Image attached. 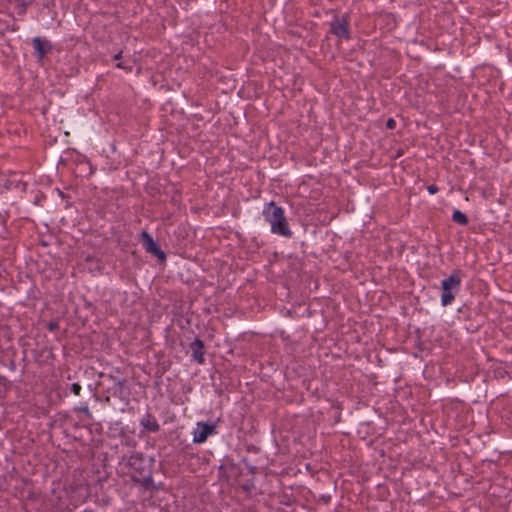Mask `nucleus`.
Instances as JSON below:
<instances>
[{"mask_svg": "<svg viewBox=\"0 0 512 512\" xmlns=\"http://www.w3.org/2000/svg\"><path fill=\"white\" fill-rule=\"evenodd\" d=\"M460 284V277L457 274H452L447 279L442 281V289L447 290L450 289L452 286H458Z\"/></svg>", "mask_w": 512, "mask_h": 512, "instance_id": "7", "label": "nucleus"}, {"mask_svg": "<svg viewBox=\"0 0 512 512\" xmlns=\"http://www.w3.org/2000/svg\"><path fill=\"white\" fill-rule=\"evenodd\" d=\"M140 237L146 251L154 255L160 263H164L166 261V254L163 250H161L159 245L153 240L150 234L147 231H142Z\"/></svg>", "mask_w": 512, "mask_h": 512, "instance_id": "2", "label": "nucleus"}, {"mask_svg": "<svg viewBox=\"0 0 512 512\" xmlns=\"http://www.w3.org/2000/svg\"><path fill=\"white\" fill-rule=\"evenodd\" d=\"M454 299V295L452 294L451 290L450 289H447V290H443V294H442V304L444 306L448 305L451 303V301Z\"/></svg>", "mask_w": 512, "mask_h": 512, "instance_id": "9", "label": "nucleus"}, {"mask_svg": "<svg viewBox=\"0 0 512 512\" xmlns=\"http://www.w3.org/2000/svg\"><path fill=\"white\" fill-rule=\"evenodd\" d=\"M150 430H157L158 429V425L156 423L153 424V427H149Z\"/></svg>", "mask_w": 512, "mask_h": 512, "instance_id": "14", "label": "nucleus"}, {"mask_svg": "<svg viewBox=\"0 0 512 512\" xmlns=\"http://www.w3.org/2000/svg\"><path fill=\"white\" fill-rule=\"evenodd\" d=\"M403 154L402 150H398L396 157H400Z\"/></svg>", "mask_w": 512, "mask_h": 512, "instance_id": "16", "label": "nucleus"}, {"mask_svg": "<svg viewBox=\"0 0 512 512\" xmlns=\"http://www.w3.org/2000/svg\"><path fill=\"white\" fill-rule=\"evenodd\" d=\"M121 54H122V52H119L118 54H116V55L114 56V59H115V60H119V59L121 58Z\"/></svg>", "mask_w": 512, "mask_h": 512, "instance_id": "15", "label": "nucleus"}, {"mask_svg": "<svg viewBox=\"0 0 512 512\" xmlns=\"http://www.w3.org/2000/svg\"><path fill=\"white\" fill-rule=\"evenodd\" d=\"M427 190L430 194H435L438 192L439 189L436 185L432 184L427 187Z\"/></svg>", "mask_w": 512, "mask_h": 512, "instance_id": "12", "label": "nucleus"}, {"mask_svg": "<svg viewBox=\"0 0 512 512\" xmlns=\"http://www.w3.org/2000/svg\"><path fill=\"white\" fill-rule=\"evenodd\" d=\"M48 329H49L50 331H55V330H57V329H58V322H50V323L48 324Z\"/></svg>", "mask_w": 512, "mask_h": 512, "instance_id": "13", "label": "nucleus"}, {"mask_svg": "<svg viewBox=\"0 0 512 512\" xmlns=\"http://www.w3.org/2000/svg\"><path fill=\"white\" fill-rule=\"evenodd\" d=\"M33 45L38 54L39 59H42L47 52L52 49V45L49 41L43 40L40 37H35L33 39Z\"/></svg>", "mask_w": 512, "mask_h": 512, "instance_id": "5", "label": "nucleus"}, {"mask_svg": "<svg viewBox=\"0 0 512 512\" xmlns=\"http://www.w3.org/2000/svg\"><path fill=\"white\" fill-rule=\"evenodd\" d=\"M263 213L266 220L271 224V230L273 233L286 237L291 235L284 212L275 204V202L272 201L268 203Z\"/></svg>", "mask_w": 512, "mask_h": 512, "instance_id": "1", "label": "nucleus"}, {"mask_svg": "<svg viewBox=\"0 0 512 512\" xmlns=\"http://www.w3.org/2000/svg\"><path fill=\"white\" fill-rule=\"evenodd\" d=\"M215 432V425L199 422L197 429L193 433V441L195 443H203L207 437Z\"/></svg>", "mask_w": 512, "mask_h": 512, "instance_id": "4", "label": "nucleus"}, {"mask_svg": "<svg viewBox=\"0 0 512 512\" xmlns=\"http://www.w3.org/2000/svg\"><path fill=\"white\" fill-rule=\"evenodd\" d=\"M71 389H72V392L75 395H79L80 391H81V386L78 383H74V384H72V388Z\"/></svg>", "mask_w": 512, "mask_h": 512, "instance_id": "10", "label": "nucleus"}, {"mask_svg": "<svg viewBox=\"0 0 512 512\" xmlns=\"http://www.w3.org/2000/svg\"><path fill=\"white\" fill-rule=\"evenodd\" d=\"M452 219L454 222L459 223L461 225H466L468 223L467 216L459 210H455L453 212Z\"/></svg>", "mask_w": 512, "mask_h": 512, "instance_id": "8", "label": "nucleus"}, {"mask_svg": "<svg viewBox=\"0 0 512 512\" xmlns=\"http://www.w3.org/2000/svg\"><path fill=\"white\" fill-rule=\"evenodd\" d=\"M395 125H396V122H395V120H394V119H392V118H389V119L387 120V122H386V127H387L388 129H393V128L395 127Z\"/></svg>", "mask_w": 512, "mask_h": 512, "instance_id": "11", "label": "nucleus"}, {"mask_svg": "<svg viewBox=\"0 0 512 512\" xmlns=\"http://www.w3.org/2000/svg\"><path fill=\"white\" fill-rule=\"evenodd\" d=\"M190 348L192 350V356L193 358L200 364L204 362V353L203 348L204 344L201 340L196 339L194 342L191 343Z\"/></svg>", "mask_w": 512, "mask_h": 512, "instance_id": "6", "label": "nucleus"}, {"mask_svg": "<svg viewBox=\"0 0 512 512\" xmlns=\"http://www.w3.org/2000/svg\"><path fill=\"white\" fill-rule=\"evenodd\" d=\"M117 67H118V68H124V66L122 65V63H118V64H117Z\"/></svg>", "mask_w": 512, "mask_h": 512, "instance_id": "17", "label": "nucleus"}, {"mask_svg": "<svg viewBox=\"0 0 512 512\" xmlns=\"http://www.w3.org/2000/svg\"><path fill=\"white\" fill-rule=\"evenodd\" d=\"M330 31L333 35L337 36L338 38H344L346 40L350 38L349 24L346 18H336L331 23Z\"/></svg>", "mask_w": 512, "mask_h": 512, "instance_id": "3", "label": "nucleus"}]
</instances>
